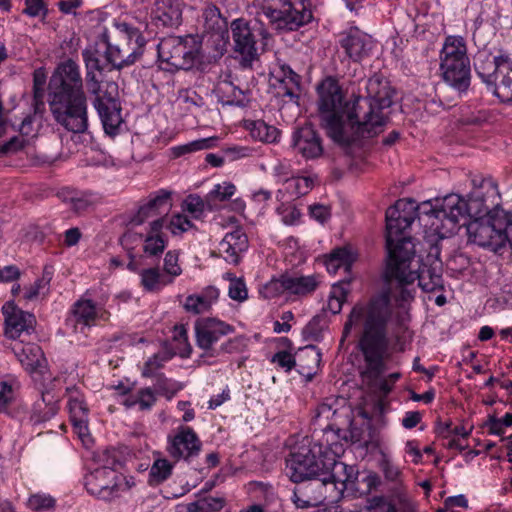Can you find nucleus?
Listing matches in <instances>:
<instances>
[{
    "instance_id": "nucleus-3",
    "label": "nucleus",
    "mask_w": 512,
    "mask_h": 512,
    "mask_svg": "<svg viewBox=\"0 0 512 512\" xmlns=\"http://www.w3.org/2000/svg\"><path fill=\"white\" fill-rule=\"evenodd\" d=\"M48 104L56 124L87 128V97L79 66L72 59L57 65L48 83Z\"/></svg>"
},
{
    "instance_id": "nucleus-33",
    "label": "nucleus",
    "mask_w": 512,
    "mask_h": 512,
    "mask_svg": "<svg viewBox=\"0 0 512 512\" xmlns=\"http://www.w3.org/2000/svg\"><path fill=\"white\" fill-rule=\"evenodd\" d=\"M293 145L307 159L318 158L323 153L321 139L315 130H295Z\"/></svg>"
},
{
    "instance_id": "nucleus-64",
    "label": "nucleus",
    "mask_w": 512,
    "mask_h": 512,
    "mask_svg": "<svg viewBox=\"0 0 512 512\" xmlns=\"http://www.w3.org/2000/svg\"><path fill=\"white\" fill-rule=\"evenodd\" d=\"M204 202L197 195H189L183 202V210L197 217L204 211Z\"/></svg>"
},
{
    "instance_id": "nucleus-53",
    "label": "nucleus",
    "mask_w": 512,
    "mask_h": 512,
    "mask_svg": "<svg viewBox=\"0 0 512 512\" xmlns=\"http://www.w3.org/2000/svg\"><path fill=\"white\" fill-rule=\"evenodd\" d=\"M27 506L36 512H42L54 508L55 499L46 494L31 495L27 501Z\"/></svg>"
},
{
    "instance_id": "nucleus-44",
    "label": "nucleus",
    "mask_w": 512,
    "mask_h": 512,
    "mask_svg": "<svg viewBox=\"0 0 512 512\" xmlns=\"http://www.w3.org/2000/svg\"><path fill=\"white\" fill-rule=\"evenodd\" d=\"M225 504V500L221 497H203L186 506L187 512H217L220 511Z\"/></svg>"
},
{
    "instance_id": "nucleus-11",
    "label": "nucleus",
    "mask_w": 512,
    "mask_h": 512,
    "mask_svg": "<svg viewBox=\"0 0 512 512\" xmlns=\"http://www.w3.org/2000/svg\"><path fill=\"white\" fill-rule=\"evenodd\" d=\"M158 57L177 70L192 69L200 62V44L192 36H167L157 46Z\"/></svg>"
},
{
    "instance_id": "nucleus-41",
    "label": "nucleus",
    "mask_w": 512,
    "mask_h": 512,
    "mask_svg": "<svg viewBox=\"0 0 512 512\" xmlns=\"http://www.w3.org/2000/svg\"><path fill=\"white\" fill-rule=\"evenodd\" d=\"M407 302L408 301L402 300L396 301L393 298H390L389 300V316L387 321L392 317V322L397 326L399 331H404L407 328L406 325L410 320L408 309L405 306V303Z\"/></svg>"
},
{
    "instance_id": "nucleus-32",
    "label": "nucleus",
    "mask_w": 512,
    "mask_h": 512,
    "mask_svg": "<svg viewBox=\"0 0 512 512\" xmlns=\"http://www.w3.org/2000/svg\"><path fill=\"white\" fill-rule=\"evenodd\" d=\"M56 196L58 199L68 205L77 215H82L92 209L95 205V199L91 192L64 187L61 188Z\"/></svg>"
},
{
    "instance_id": "nucleus-63",
    "label": "nucleus",
    "mask_w": 512,
    "mask_h": 512,
    "mask_svg": "<svg viewBox=\"0 0 512 512\" xmlns=\"http://www.w3.org/2000/svg\"><path fill=\"white\" fill-rule=\"evenodd\" d=\"M228 294L233 300L244 301L248 296L244 281L242 279H231Z\"/></svg>"
},
{
    "instance_id": "nucleus-21",
    "label": "nucleus",
    "mask_w": 512,
    "mask_h": 512,
    "mask_svg": "<svg viewBox=\"0 0 512 512\" xmlns=\"http://www.w3.org/2000/svg\"><path fill=\"white\" fill-rule=\"evenodd\" d=\"M444 215H448V221L456 226L461 219H466L467 216L481 217L483 213H489L488 207L480 197H470L467 201L462 199L457 194H450L444 197Z\"/></svg>"
},
{
    "instance_id": "nucleus-61",
    "label": "nucleus",
    "mask_w": 512,
    "mask_h": 512,
    "mask_svg": "<svg viewBox=\"0 0 512 512\" xmlns=\"http://www.w3.org/2000/svg\"><path fill=\"white\" fill-rule=\"evenodd\" d=\"M271 362L276 363L279 367L285 369V371H290L297 365L295 357L287 351H279L274 354L271 358Z\"/></svg>"
},
{
    "instance_id": "nucleus-57",
    "label": "nucleus",
    "mask_w": 512,
    "mask_h": 512,
    "mask_svg": "<svg viewBox=\"0 0 512 512\" xmlns=\"http://www.w3.org/2000/svg\"><path fill=\"white\" fill-rule=\"evenodd\" d=\"M335 262H338L345 269H348L352 263V256L346 248L335 249L326 260L327 269L330 270L331 265Z\"/></svg>"
},
{
    "instance_id": "nucleus-54",
    "label": "nucleus",
    "mask_w": 512,
    "mask_h": 512,
    "mask_svg": "<svg viewBox=\"0 0 512 512\" xmlns=\"http://www.w3.org/2000/svg\"><path fill=\"white\" fill-rule=\"evenodd\" d=\"M165 226H167L172 234L181 235L182 233L192 228L193 224L187 218V216L176 214L173 215L169 220L166 219Z\"/></svg>"
},
{
    "instance_id": "nucleus-16",
    "label": "nucleus",
    "mask_w": 512,
    "mask_h": 512,
    "mask_svg": "<svg viewBox=\"0 0 512 512\" xmlns=\"http://www.w3.org/2000/svg\"><path fill=\"white\" fill-rule=\"evenodd\" d=\"M231 32L235 51L241 54L246 61H252L257 57V36H261L263 40H267L269 37V33L262 24L252 26L242 18L231 23Z\"/></svg>"
},
{
    "instance_id": "nucleus-12",
    "label": "nucleus",
    "mask_w": 512,
    "mask_h": 512,
    "mask_svg": "<svg viewBox=\"0 0 512 512\" xmlns=\"http://www.w3.org/2000/svg\"><path fill=\"white\" fill-rule=\"evenodd\" d=\"M386 249L389 260L392 250L400 248L404 242H412L404 232L410 228L416 218V203L414 200L400 199L386 210Z\"/></svg>"
},
{
    "instance_id": "nucleus-25",
    "label": "nucleus",
    "mask_w": 512,
    "mask_h": 512,
    "mask_svg": "<svg viewBox=\"0 0 512 512\" xmlns=\"http://www.w3.org/2000/svg\"><path fill=\"white\" fill-rule=\"evenodd\" d=\"M107 101L101 97L95 98L94 106L101 118L103 128H119L122 123L121 108L117 106L115 97L118 94V85L108 82L106 85Z\"/></svg>"
},
{
    "instance_id": "nucleus-58",
    "label": "nucleus",
    "mask_w": 512,
    "mask_h": 512,
    "mask_svg": "<svg viewBox=\"0 0 512 512\" xmlns=\"http://www.w3.org/2000/svg\"><path fill=\"white\" fill-rule=\"evenodd\" d=\"M179 254L176 251H168L164 258V271L167 278H174L182 273L178 264Z\"/></svg>"
},
{
    "instance_id": "nucleus-37",
    "label": "nucleus",
    "mask_w": 512,
    "mask_h": 512,
    "mask_svg": "<svg viewBox=\"0 0 512 512\" xmlns=\"http://www.w3.org/2000/svg\"><path fill=\"white\" fill-rule=\"evenodd\" d=\"M297 357V365L301 374H311L321 361V353L314 345H307L300 349Z\"/></svg>"
},
{
    "instance_id": "nucleus-59",
    "label": "nucleus",
    "mask_w": 512,
    "mask_h": 512,
    "mask_svg": "<svg viewBox=\"0 0 512 512\" xmlns=\"http://www.w3.org/2000/svg\"><path fill=\"white\" fill-rule=\"evenodd\" d=\"M168 360V357L162 354H155L150 357L142 370V375L144 377H155L158 375L157 371L161 369L164 365V362Z\"/></svg>"
},
{
    "instance_id": "nucleus-19",
    "label": "nucleus",
    "mask_w": 512,
    "mask_h": 512,
    "mask_svg": "<svg viewBox=\"0 0 512 512\" xmlns=\"http://www.w3.org/2000/svg\"><path fill=\"white\" fill-rule=\"evenodd\" d=\"M172 192L160 189L143 199L137 211L131 216L129 223L140 226L151 218L165 217L172 206Z\"/></svg>"
},
{
    "instance_id": "nucleus-46",
    "label": "nucleus",
    "mask_w": 512,
    "mask_h": 512,
    "mask_svg": "<svg viewBox=\"0 0 512 512\" xmlns=\"http://www.w3.org/2000/svg\"><path fill=\"white\" fill-rule=\"evenodd\" d=\"M318 180L317 175L313 176H295L291 174V179L288 182V187H293V193L296 197L306 195Z\"/></svg>"
},
{
    "instance_id": "nucleus-24",
    "label": "nucleus",
    "mask_w": 512,
    "mask_h": 512,
    "mask_svg": "<svg viewBox=\"0 0 512 512\" xmlns=\"http://www.w3.org/2000/svg\"><path fill=\"white\" fill-rule=\"evenodd\" d=\"M5 315V334L11 339L19 338L23 333L30 334L36 324L35 316L17 308L11 303L3 306Z\"/></svg>"
},
{
    "instance_id": "nucleus-39",
    "label": "nucleus",
    "mask_w": 512,
    "mask_h": 512,
    "mask_svg": "<svg viewBox=\"0 0 512 512\" xmlns=\"http://www.w3.org/2000/svg\"><path fill=\"white\" fill-rule=\"evenodd\" d=\"M110 141L111 140H97L89 147V150L85 152L84 159L87 166L110 167L114 164L113 159L100 149L102 145L105 146Z\"/></svg>"
},
{
    "instance_id": "nucleus-35",
    "label": "nucleus",
    "mask_w": 512,
    "mask_h": 512,
    "mask_svg": "<svg viewBox=\"0 0 512 512\" xmlns=\"http://www.w3.org/2000/svg\"><path fill=\"white\" fill-rule=\"evenodd\" d=\"M18 360L28 371H35L41 366L43 360V352L36 344H16L13 347Z\"/></svg>"
},
{
    "instance_id": "nucleus-6",
    "label": "nucleus",
    "mask_w": 512,
    "mask_h": 512,
    "mask_svg": "<svg viewBox=\"0 0 512 512\" xmlns=\"http://www.w3.org/2000/svg\"><path fill=\"white\" fill-rule=\"evenodd\" d=\"M469 241L496 252L506 242L512 246V212L495 209L486 217H478L466 224Z\"/></svg>"
},
{
    "instance_id": "nucleus-23",
    "label": "nucleus",
    "mask_w": 512,
    "mask_h": 512,
    "mask_svg": "<svg viewBox=\"0 0 512 512\" xmlns=\"http://www.w3.org/2000/svg\"><path fill=\"white\" fill-rule=\"evenodd\" d=\"M64 130L60 134L61 143L67 147L68 151H79L80 147L85 149L92 146L97 140H113L121 130Z\"/></svg>"
},
{
    "instance_id": "nucleus-30",
    "label": "nucleus",
    "mask_w": 512,
    "mask_h": 512,
    "mask_svg": "<svg viewBox=\"0 0 512 512\" xmlns=\"http://www.w3.org/2000/svg\"><path fill=\"white\" fill-rule=\"evenodd\" d=\"M279 283L284 291L299 297H305L318 288L320 280L318 275L284 274L280 277Z\"/></svg>"
},
{
    "instance_id": "nucleus-50",
    "label": "nucleus",
    "mask_w": 512,
    "mask_h": 512,
    "mask_svg": "<svg viewBox=\"0 0 512 512\" xmlns=\"http://www.w3.org/2000/svg\"><path fill=\"white\" fill-rule=\"evenodd\" d=\"M247 339L244 336H237L222 343L217 350L210 353V357H217L223 353H238L246 347Z\"/></svg>"
},
{
    "instance_id": "nucleus-4",
    "label": "nucleus",
    "mask_w": 512,
    "mask_h": 512,
    "mask_svg": "<svg viewBox=\"0 0 512 512\" xmlns=\"http://www.w3.org/2000/svg\"><path fill=\"white\" fill-rule=\"evenodd\" d=\"M366 96L352 101V119L349 128L382 127L390 124L394 90L389 82L379 75L366 81Z\"/></svg>"
},
{
    "instance_id": "nucleus-14",
    "label": "nucleus",
    "mask_w": 512,
    "mask_h": 512,
    "mask_svg": "<svg viewBox=\"0 0 512 512\" xmlns=\"http://www.w3.org/2000/svg\"><path fill=\"white\" fill-rule=\"evenodd\" d=\"M116 44L107 42L105 61L114 68L120 69L133 64L143 53L144 39L137 29L124 24Z\"/></svg>"
},
{
    "instance_id": "nucleus-40",
    "label": "nucleus",
    "mask_w": 512,
    "mask_h": 512,
    "mask_svg": "<svg viewBox=\"0 0 512 512\" xmlns=\"http://www.w3.org/2000/svg\"><path fill=\"white\" fill-rule=\"evenodd\" d=\"M393 497L394 502L387 501L383 497L373 498L370 512H397L395 502L404 506L408 503V495L402 488H397Z\"/></svg>"
},
{
    "instance_id": "nucleus-8",
    "label": "nucleus",
    "mask_w": 512,
    "mask_h": 512,
    "mask_svg": "<svg viewBox=\"0 0 512 512\" xmlns=\"http://www.w3.org/2000/svg\"><path fill=\"white\" fill-rule=\"evenodd\" d=\"M325 459L326 467L323 477L326 478L327 485L336 490V502L340 501L345 493L353 497L366 495L378 484V477L374 474H369L359 481V471L356 466L334 458L325 457Z\"/></svg>"
},
{
    "instance_id": "nucleus-7",
    "label": "nucleus",
    "mask_w": 512,
    "mask_h": 512,
    "mask_svg": "<svg viewBox=\"0 0 512 512\" xmlns=\"http://www.w3.org/2000/svg\"><path fill=\"white\" fill-rule=\"evenodd\" d=\"M317 112L325 128L349 127L352 119V102L346 101L343 90L335 77L324 78L316 87Z\"/></svg>"
},
{
    "instance_id": "nucleus-42",
    "label": "nucleus",
    "mask_w": 512,
    "mask_h": 512,
    "mask_svg": "<svg viewBox=\"0 0 512 512\" xmlns=\"http://www.w3.org/2000/svg\"><path fill=\"white\" fill-rule=\"evenodd\" d=\"M156 403V395L155 392L147 387L139 389L135 394L130 395L125 400V405L128 408L138 405L139 409L150 410L154 404Z\"/></svg>"
},
{
    "instance_id": "nucleus-18",
    "label": "nucleus",
    "mask_w": 512,
    "mask_h": 512,
    "mask_svg": "<svg viewBox=\"0 0 512 512\" xmlns=\"http://www.w3.org/2000/svg\"><path fill=\"white\" fill-rule=\"evenodd\" d=\"M202 450V442L189 426H179L174 435L168 436L167 452L175 461L190 463Z\"/></svg>"
},
{
    "instance_id": "nucleus-22",
    "label": "nucleus",
    "mask_w": 512,
    "mask_h": 512,
    "mask_svg": "<svg viewBox=\"0 0 512 512\" xmlns=\"http://www.w3.org/2000/svg\"><path fill=\"white\" fill-rule=\"evenodd\" d=\"M108 318L109 313L97 309L92 300L79 299L73 304L71 315L67 318L66 324L72 326L75 332L85 333V329L94 326L97 319L106 321Z\"/></svg>"
},
{
    "instance_id": "nucleus-45",
    "label": "nucleus",
    "mask_w": 512,
    "mask_h": 512,
    "mask_svg": "<svg viewBox=\"0 0 512 512\" xmlns=\"http://www.w3.org/2000/svg\"><path fill=\"white\" fill-rule=\"evenodd\" d=\"M172 464L167 459H157L150 468L148 483L159 485L167 480L172 473Z\"/></svg>"
},
{
    "instance_id": "nucleus-49",
    "label": "nucleus",
    "mask_w": 512,
    "mask_h": 512,
    "mask_svg": "<svg viewBox=\"0 0 512 512\" xmlns=\"http://www.w3.org/2000/svg\"><path fill=\"white\" fill-rule=\"evenodd\" d=\"M34 111L32 114L26 116L21 123V128L25 126L36 125L37 128H42L45 124L44 113H45V104L43 99L36 100L34 99L33 103Z\"/></svg>"
},
{
    "instance_id": "nucleus-48",
    "label": "nucleus",
    "mask_w": 512,
    "mask_h": 512,
    "mask_svg": "<svg viewBox=\"0 0 512 512\" xmlns=\"http://www.w3.org/2000/svg\"><path fill=\"white\" fill-rule=\"evenodd\" d=\"M219 91L224 94H228V99L226 100L227 104H230V105L235 104L238 106H244L248 101V99L245 96L244 91L239 89L238 87L234 86L230 82L224 81L219 86Z\"/></svg>"
},
{
    "instance_id": "nucleus-15",
    "label": "nucleus",
    "mask_w": 512,
    "mask_h": 512,
    "mask_svg": "<svg viewBox=\"0 0 512 512\" xmlns=\"http://www.w3.org/2000/svg\"><path fill=\"white\" fill-rule=\"evenodd\" d=\"M295 483L297 485L293 490L291 500L297 508L308 509L319 506L325 501L336 502L337 492L327 485L323 475Z\"/></svg>"
},
{
    "instance_id": "nucleus-31",
    "label": "nucleus",
    "mask_w": 512,
    "mask_h": 512,
    "mask_svg": "<svg viewBox=\"0 0 512 512\" xmlns=\"http://www.w3.org/2000/svg\"><path fill=\"white\" fill-rule=\"evenodd\" d=\"M165 223V217L154 219L149 223L143 239V252L146 256L158 257L164 252L167 246V239L162 233Z\"/></svg>"
},
{
    "instance_id": "nucleus-43",
    "label": "nucleus",
    "mask_w": 512,
    "mask_h": 512,
    "mask_svg": "<svg viewBox=\"0 0 512 512\" xmlns=\"http://www.w3.org/2000/svg\"><path fill=\"white\" fill-rule=\"evenodd\" d=\"M219 140L220 137L218 136H211L207 138L194 140L190 143L173 147L172 153L175 157H180L184 154L191 153L194 151L209 149L215 147L218 144Z\"/></svg>"
},
{
    "instance_id": "nucleus-20",
    "label": "nucleus",
    "mask_w": 512,
    "mask_h": 512,
    "mask_svg": "<svg viewBox=\"0 0 512 512\" xmlns=\"http://www.w3.org/2000/svg\"><path fill=\"white\" fill-rule=\"evenodd\" d=\"M234 332V327L217 318L205 317L195 322L196 342L199 348L205 351L204 355L210 356L214 345L224 336Z\"/></svg>"
},
{
    "instance_id": "nucleus-10",
    "label": "nucleus",
    "mask_w": 512,
    "mask_h": 512,
    "mask_svg": "<svg viewBox=\"0 0 512 512\" xmlns=\"http://www.w3.org/2000/svg\"><path fill=\"white\" fill-rule=\"evenodd\" d=\"M262 12L269 24L279 31H294L312 19L302 0H261Z\"/></svg>"
},
{
    "instance_id": "nucleus-2",
    "label": "nucleus",
    "mask_w": 512,
    "mask_h": 512,
    "mask_svg": "<svg viewBox=\"0 0 512 512\" xmlns=\"http://www.w3.org/2000/svg\"><path fill=\"white\" fill-rule=\"evenodd\" d=\"M391 257L386 260L383 279L387 291L379 296H386L396 301H411L414 298V282L424 292H434L443 289V278L439 265H419L415 259L414 243L404 242L398 249L392 250Z\"/></svg>"
},
{
    "instance_id": "nucleus-29",
    "label": "nucleus",
    "mask_w": 512,
    "mask_h": 512,
    "mask_svg": "<svg viewBox=\"0 0 512 512\" xmlns=\"http://www.w3.org/2000/svg\"><path fill=\"white\" fill-rule=\"evenodd\" d=\"M248 248V237L241 227L227 233L220 241L218 251L223 259L231 264L240 262V255Z\"/></svg>"
},
{
    "instance_id": "nucleus-9",
    "label": "nucleus",
    "mask_w": 512,
    "mask_h": 512,
    "mask_svg": "<svg viewBox=\"0 0 512 512\" xmlns=\"http://www.w3.org/2000/svg\"><path fill=\"white\" fill-rule=\"evenodd\" d=\"M440 70L443 80L458 92H465L470 85V61L462 37L446 38L441 51Z\"/></svg>"
},
{
    "instance_id": "nucleus-47",
    "label": "nucleus",
    "mask_w": 512,
    "mask_h": 512,
    "mask_svg": "<svg viewBox=\"0 0 512 512\" xmlns=\"http://www.w3.org/2000/svg\"><path fill=\"white\" fill-rule=\"evenodd\" d=\"M155 378V393L165 396L168 400L172 399L181 388L176 382H172L161 373Z\"/></svg>"
},
{
    "instance_id": "nucleus-36",
    "label": "nucleus",
    "mask_w": 512,
    "mask_h": 512,
    "mask_svg": "<svg viewBox=\"0 0 512 512\" xmlns=\"http://www.w3.org/2000/svg\"><path fill=\"white\" fill-rule=\"evenodd\" d=\"M218 290L209 287L204 292L198 295H190L186 298L184 307L186 311L193 314H201L210 309L213 302L218 298Z\"/></svg>"
},
{
    "instance_id": "nucleus-1",
    "label": "nucleus",
    "mask_w": 512,
    "mask_h": 512,
    "mask_svg": "<svg viewBox=\"0 0 512 512\" xmlns=\"http://www.w3.org/2000/svg\"><path fill=\"white\" fill-rule=\"evenodd\" d=\"M388 316L386 296L373 297L366 307L356 305L344 325L342 338L343 340L348 335L353 325L364 320L363 331L357 344L364 359L363 364L358 367L359 377L363 387L380 397L388 395L401 376L398 372L383 376L388 355L386 338Z\"/></svg>"
},
{
    "instance_id": "nucleus-60",
    "label": "nucleus",
    "mask_w": 512,
    "mask_h": 512,
    "mask_svg": "<svg viewBox=\"0 0 512 512\" xmlns=\"http://www.w3.org/2000/svg\"><path fill=\"white\" fill-rule=\"evenodd\" d=\"M235 186L232 183L217 184L209 192L208 196L213 200L226 201L229 200L235 193Z\"/></svg>"
},
{
    "instance_id": "nucleus-27",
    "label": "nucleus",
    "mask_w": 512,
    "mask_h": 512,
    "mask_svg": "<svg viewBox=\"0 0 512 512\" xmlns=\"http://www.w3.org/2000/svg\"><path fill=\"white\" fill-rule=\"evenodd\" d=\"M271 87L278 97H289L297 100L301 91V77L288 65H282L270 80Z\"/></svg>"
},
{
    "instance_id": "nucleus-26",
    "label": "nucleus",
    "mask_w": 512,
    "mask_h": 512,
    "mask_svg": "<svg viewBox=\"0 0 512 512\" xmlns=\"http://www.w3.org/2000/svg\"><path fill=\"white\" fill-rule=\"evenodd\" d=\"M328 135L346 154L356 156L376 130H328Z\"/></svg>"
},
{
    "instance_id": "nucleus-51",
    "label": "nucleus",
    "mask_w": 512,
    "mask_h": 512,
    "mask_svg": "<svg viewBox=\"0 0 512 512\" xmlns=\"http://www.w3.org/2000/svg\"><path fill=\"white\" fill-rule=\"evenodd\" d=\"M173 340L177 343L175 348L181 357H189L192 348L188 343L187 330L183 325L175 326Z\"/></svg>"
},
{
    "instance_id": "nucleus-28",
    "label": "nucleus",
    "mask_w": 512,
    "mask_h": 512,
    "mask_svg": "<svg viewBox=\"0 0 512 512\" xmlns=\"http://www.w3.org/2000/svg\"><path fill=\"white\" fill-rule=\"evenodd\" d=\"M339 43L345 50L347 56L355 62H359L367 57L372 49L370 36L356 27L351 28L347 33L343 34Z\"/></svg>"
},
{
    "instance_id": "nucleus-13",
    "label": "nucleus",
    "mask_w": 512,
    "mask_h": 512,
    "mask_svg": "<svg viewBox=\"0 0 512 512\" xmlns=\"http://www.w3.org/2000/svg\"><path fill=\"white\" fill-rule=\"evenodd\" d=\"M326 455H322L321 447L302 445L292 451L286 459V474L292 482H302L309 478L322 476Z\"/></svg>"
},
{
    "instance_id": "nucleus-17",
    "label": "nucleus",
    "mask_w": 512,
    "mask_h": 512,
    "mask_svg": "<svg viewBox=\"0 0 512 512\" xmlns=\"http://www.w3.org/2000/svg\"><path fill=\"white\" fill-rule=\"evenodd\" d=\"M489 70L484 72L476 67L477 75L487 85L494 87V94L503 102L512 101V62L507 60L489 61Z\"/></svg>"
},
{
    "instance_id": "nucleus-34",
    "label": "nucleus",
    "mask_w": 512,
    "mask_h": 512,
    "mask_svg": "<svg viewBox=\"0 0 512 512\" xmlns=\"http://www.w3.org/2000/svg\"><path fill=\"white\" fill-rule=\"evenodd\" d=\"M154 19L164 27H177L182 20L180 0H155Z\"/></svg>"
},
{
    "instance_id": "nucleus-56",
    "label": "nucleus",
    "mask_w": 512,
    "mask_h": 512,
    "mask_svg": "<svg viewBox=\"0 0 512 512\" xmlns=\"http://www.w3.org/2000/svg\"><path fill=\"white\" fill-rule=\"evenodd\" d=\"M25 144L26 139L23 134L19 133L18 135L12 136L9 140L0 144V156L17 153L24 148Z\"/></svg>"
},
{
    "instance_id": "nucleus-38",
    "label": "nucleus",
    "mask_w": 512,
    "mask_h": 512,
    "mask_svg": "<svg viewBox=\"0 0 512 512\" xmlns=\"http://www.w3.org/2000/svg\"><path fill=\"white\" fill-rule=\"evenodd\" d=\"M141 284L146 291L157 292L164 286L172 283V278H167L159 268L144 269L141 272Z\"/></svg>"
},
{
    "instance_id": "nucleus-55",
    "label": "nucleus",
    "mask_w": 512,
    "mask_h": 512,
    "mask_svg": "<svg viewBox=\"0 0 512 512\" xmlns=\"http://www.w3.org/2000/svg\"><path fill=\"white\" fill-rule=\"evenodd\" d=\"M87 72L103 71L106 63H102L97 49L88 48L82 52Z\"/></svg>"
},
{
    "instance_id": "nucleus-62",
    "label": "nucleus",
    "mask_w": 512,
    "mask_h": 512,
    "mask_svg": "<svg viewBox=\"0 0 512 512\" xmlns=\"http://www.w3.org/2000/svg\"><path fill=\"white\" fill-rule=\"evenodd\" d=\"M250 137L260 143H276L280 138V130H250Z\"/></svg>"
},
{
    "instance_id": "nucleus-52",
    "label": "nucleus",
    "mask_w": 512,
    "mask_h": 512,
    "mask_svg": "<svg viewBox=\"0 0 512 512\" xmlns=\"http://www.w3.org/2000/svg\"><path fill=\"white\" fill-rule=\"evenodd\" d=\"M444 199L441 201L440 205H433L431 201H425L421 203L419 206H416V216L420 217L421 215L433 216L436 219L441 221L447 220L448 215H444Z\"/></svg>"
},
{
    "instance_id": "nucleus-5",
    "label": "nucleus",
    "mask_w": 512,
    "mask_h": 512,
    "mask_svg": "<svg viewBox=\"0 0 512 512\" xmlns=\"http://www.w3.org/2000/svg\"><path fill=\"white\" fill-rule=\"evenodd\" d=\"M99 461L102 465L85 476V487L88 493L99 499L110 501L135 485L132 477L127 478L117 470L121 463L116 458L115 451L105 450Z\"/></svg>"
}]
</instances>
